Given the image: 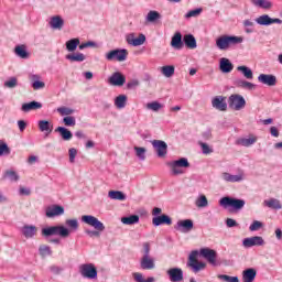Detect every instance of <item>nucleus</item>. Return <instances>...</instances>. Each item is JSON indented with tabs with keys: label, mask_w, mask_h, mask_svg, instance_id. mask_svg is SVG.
Segmentation results:
<instances>
[{
	"label": "nucleus",
	"mask_w": 282,
	"mask_h": 282,
	"mask_svg": "<svg viewBox=\"0 0 282 282\" xmlns=\"http://www.w3.org/2000/svg\"><path fill=\"white\" fill-rule=\"evenodd\" d=\"M108 197L110 199H116L118 202H124V199H127V195H124V193H122L120 191H110V192H108Z\"/></svg>",
	"instance_id": "obj_41"
},
{
	"label": "nucleus",
	"mask_w": 282,
	"mask_h": 282,
	"mask_svg": "<svg viewBox=\"0 0 282 282\" xmlns=\"http://www.w3.org/2000/svg\"><path fill=\"white\" fill-rule=\"evenodd\" d=\"M254 142H257V137L245 138L239 140V144H241V147H252Z\"/></svg>",
	"instance_id": "obj_49"
},
{
	"label": "nucleus",
	"mask_w": 282,
	"mask_h": 282,
	"mask_svg": "<svg viewBox=\"0 0 282 282\" xmlns=\"http://www.w3.org/2000/svg\"><path fill=\"white\" fill-rule=\"evenodd\" d=\"M10 153L11 151L10 147H8V143H6V141L0 140V156L10 155Z\"/></svg>",
	"instance_id": "obj_52"
},
{
	"label": "nucleus",
	"mask_w": 282,
	"mask_h": 282,
	"mask_svg": "<svg viewBox=\"0 0 282 282\" xmlns=\"http://www.w3.org/2000/svg\"><path fill=\"white\" fill-rule=\"evenodd\" d=\"M68 155L70 164H74V162L76 161V155H78V150H76L75 148H70L68 150Z\"/></svg>",
	"instance_id": "obj_61"
},
{
	"label": "nucleus",
	"mask_w": 282,
	"mask_h": 282,
	"mask_svg": "<svg viewBox=\"0 0 282 282\" xmlns=\"http://www.w3.org/2000/svg\"><path fill=\"white\" fill-rule=\"evenodd\" d=\"M257 279V269L249 268L242 271V282H254Z\"/></svg>",
	"instance_id": "obj_28"
},
{
	"label": "nucleus",
	"mask_w": 282,
	"mask_h": 282,
	"mask_svg": "<svg viewBox=\"0 0 282 282\" xmlns=\"http://www.w3.org/2000/svg\"><path fill=\"white\" fill-rule=\"evenodd\" d=\"M17 85H19L17 77H11L9 80L4 82V87H8V89H14Z\"/></svg>",
	"instance_id": "obj_58"
},
{
	"label": "nucleus",
	"mask_w": 282,
	"mask_h": 282,
	"mask_svg": "<svg viewBox=\"0 0 282 282\" xmlns=\"http://www.w3.org/2000/svg\"><path fill=\"white\" fill-rule=\"evenodd\" d=\"M166 274L171 282L184 281V271L181 268H171L166 271Z\"/></svg>",
	"instance_id": "obj_17"
},
{
	"label": "nucleus",
	"mask_w": 282,
	"mask_h": 282,
	"mask_svg": "<svg viewBox=\"0 0 282 282\" xmlns=\"http://www.w3.org/2000/svg\"><path fill=\"white\" fill-rule=\"evenodd\" d=\"M57 112L61 113V116H72V113H74V109L67 107H59L57 108Z\"/></svg>",
	"instance_id": "obj_60"
},
{
	"label": "nucleus",
	"mask_w": 282,
	"mask_h": 282,
	"mask_svg": "<svg viewBox=\"0 0 282 282\" xmlns=\"http://www.w3.org/2000/svg\"><path fill=\"white\" fill-rule=\"evenodd\" d=\"M171 46L174 50H182L184 47V42L182 41L181 32L174 33V35L172 36V40H171Z\"/></svg>",
	"instance_id": "obj_29"
},
{
	"label": "nucleus",
	"mask_w": 282,
	"mask_h": 282,
	"mask_svg": "<svg viewBox=\"0 0 282 282\" xmlns=\"http://www.w3.org/2000/svg\"><path fill=\"white\" fill-rule=\"evenodd\" d=\"M48 24L52 30H63V26L65 25V20H63L61 15H54L51 18Z\"/></svg>",
	"instance_id": "obj_26"
},
{
	"label": "nucleus",
	"mask_w": 282,
	"mask_h": 282,
	"mask_svg": "<svg viewBox=\"0 0 282 282\" xmlns=\"http://www.w3.org/2000/svg\"><path fill=\"white\" fill-rule=\"evenodd\" d=\"M263 206H267V208H272L273 210H281L282 208L281 200L276 198L263 200Z\"/></svg>",
	"instance_id": "obj_33"
},
{
	"label": "nucleus",
	"mask_w": 282,
	"mask_h": 282,
	"mask_svg": "<svg viewBox=\"0 0 282 282\" xmlns=\"http://www.w3.org/2000/svg\"><path fill=\"white\" fill-rule=\"evenodd\" d=\"M219 205L223 208H230L229 213H232V212L242 210L243 206H246V200L239 199V198H232L230 196H225L220 198Z\"/></svg>",
	"instance_id": "obj_4"
},
{
	"label": "nucleus",
	"mask_w": 282,
	"mask_h": 282,
	"mask_svg": "<svg viewBox=\"0 0 282 282\" xmlns=\"http://www.w3.org/2000/svg\"><path fill=\"white\" fill-rule=\"evenodd\" d=\"M197 257H199V251L194 250L189 253L187 261V268H191L194 274L202 272V270H206V262H199V260H197Z\"/></svg>",
	"instance_id": "obj_6"
},
{
	"label": "nucleus",
	"mask_w": 282,
	"mask_h": 282,
	"mask_svg": "<svg viewBox=\"0 0 282 282\" xmlns=\"http://www.w3.org/2000/svg\"><path fill=\"white\" fill-rule=\"evenodd\" d=\"M160 72L162 76H164L165 78H173V76L175 75V66L173 65L162 66L160 68Z\"/></svg>",
	"instance_id": "obj_35"
},
{
	"label": "nucleus",
	"mask_w": 282,
	"mask_h": 282,
	"mask_svg": "<svg viewBox=\"0 0 282 282\" xmlns=\"http://www.w3.org/2000/svg\"><path fill=\"white\" fill-rule=\"evenodd\" d=\"M228 105L229 109H232L234 111H241V109H246V98L239 94L230 95Z\"/></svg>",
	"instance_id": "obj_8"
},
{
	"label": "nucleus",
	"mask_w": 282,
	"mask_h": 282,
	"mask_svg": "<svg viewBox=\"0 0 282 282\" xmlns=\"http://www.w3.org/2000/svg\"><path fill=\"white\" fill-rule=\"evenodd\" d=\"M256 23H258V25H265V26L273 25V23L281 25L282 20L279 18H271L268 14H262L256 19Z\"/></svg>",
	"instance_id": "obj_15"
},
{
	"label": "nucleus",
	"mask_w": 282,
	"mask_h": 282,
	"mask_svg": "<svg viewBox=\"0 0 282 282\" xmlns=\"http://www.w3.org/2000/svg\"><path fill=\"white\" fill-rule=\"evenodd\" d=\"M37 109H43V104L39 101H30L23 104L21 107V111H23L24 113H28L30 111H36Z\"/></svg>",
	"instance_id": "obj_25"
},
{
	"label": "nucleus",
	"mask_w": 282,
	"mask_h": 282,
	"mask_svg": "<svg viewBox=\"0 0 282 282\" xmlns=\"http://www.w3.org/2000/svg\"><path fill=\"white\" fill-rule=\"evenodd\" d=\"M137 87H140V80H138V79H131L127 84L128 89H135Z\"/></svg>",
	"instance_id": "obj_62"
},
{
	"label": "nucleus",
	"mask_w": 282,
	"mask_h": 282,
	"mask_svg": "<svg viewBox=\"0 0 282 282\" xmlns=\"http://www.w3.org/2000/svg\"><path fill=\"white\" fill-rule=\"evenodd\" d=\"M220 177L224 182L235 184V183L243 182V180H246V174L243 172H240L238 174H230L228 172H223L220 174Z\"/></svg>",
	"instance_id": "obj_12"
},
{
	"label": "nucleus",
	"mask_w": 282,
	"mask_h": 282,
	"mask_svg": "<svg viewBox=\"0 0 282 282\" xmlns=\"http://www.w3.org/2000/svg\"><path fill=\"white\" fill-rule=\"evenodd\" d=\"M66 226H52L42 229V237H54V235H58L63 239H67L72 232H76L78 230V219H66Z\"/></svg>",
	"instance_id": "obj_1"
},
{
	"label": "nucleus",
	"mask_w": 282,
	"mask_h": 282,
	"mask_svg": "<svg viewBox=\"0 0 282 282\" xmlns=\"http://www.w3.org/2000/svg\"><path fill=\"white\" fill-rule=\"evenodd\" d=\"M63 122L66 127H76V118L72 116L64 117Z\"/></svg>",
	"instance_id": "obj_56"
},
{
	"label": "nucleus",
	"mask_w": 282,
	"mask_h": 282,
	"mask_svg": "<svg viewBox=\"0 0 282 282\" xmlns=\"http://www.w3.org/2000/svg\"><path fill=\"white\" fill-rule=\"evenodd\" d=\"M37 127L42 133H52L54 126L47 120H40Z\"/></svg>",
	"instance_id": "obj_32"
},
{
	"label": "nucleus",
	"mask_w": 282,
	"mask_h": 282,
	"mask_svg": "<svg viewBox=\"0 0 282 282\" xmlns=\"http://www.w3.org/2000/svg\"><path fill=\"white\" fill-rule=\"evenodd\" d=\"M39 232V227L34 225H24L21 228V234L25 239H34Z\"/></svg>",
	"instance_id": "obj_20"
},
{
	"label": "nucleus",
	"mask_w": 282,
	"mask_h": 282,
	"mask_svg": "<svg viewBox=\"0 0 282 282\" xmlns=\"http://www.w3.org/2000/svg\"><path fill=\"white\" fill-rule=\"evenodd\" d=\"M199 254L203 259H206L210 265H217V251L210 248H203L200 249Z\"/></svg>",
	"instance_id": "obj_13"
},
{
	"label": "nucleus",
	"mask_w": 282,
	"mask_h": 282,
	"mask_svg": "<svg viewBox=\"0 0 282 282\" xmlns=\"http://www.w3.org/2000/svg\"><path fill=\"white\" fill-rule=\"evenodd\" d=\"M83 224H87V226H91L95 230L86 229L85 232L88 237H100L101 232H105V224L100 221L96 216L84 215L82 216Z\"/></svg>",
	"instance_id": "obj_2"
},
{
	"label": "nucleus",
	"mask_w": 282,
	"mask_h": 282,
	"mask_svg": "<svg viewBox=\"0 0 282 282\" xmlns=\"http://www.w3.org/2000/svg\"><path fill=\"white\" fill-rule=\"evenodd\" d=\"M160 19H162V14H160V12H158L155 10L149 11L145 17V21L148 23H155V21H160Z\"/></svg>",
	"instance_id": "obj_39"
},
{
	"label": "nucleus",
	"mask_w": 282,
	"mask_h": 282,
	"mask_svg": "<svg viewBox=\"0 0 282 282\" xmlns=\"http://www.w3.org/2000/svg\"><path fill=\"white\" fill-rule=\"evenodd\" d=\"M243 43V37L237 35H220L216 39V47L221 52H226L230 50V47H235Z\"/></svg>",
	"instance_id": "obj_3"
},
{
	"label": "nucleus",
	"mask_w": 282,
	"mask_h": 282,
	"mask_svg": "<svg viewBox=\"0 0 282 282\" xmlns=\"http://www.w3.org/2000/svg\"><path fill=\"white\" fill-rule=\"evenodd\" d=\"M212 107L217 111H228V102L225 96H216L212 99Z\"/></svg>",
	"instance_id": "obj_16"
},
{
	"label": "nucleus",
	"mask_w": 282,
	"mask_h": 282,
	"mask_svg": "<svg viewBox=\"0 0 282 282\" xmlns=\"http://www.w3.org/2000/svg\"><path fill=\"white\" fill-rule=\"evenodd\" d=\"M152 224L153 226H162V225L171 226V224H173V219H171L169 215L163 214L161 216H154L152 218Z\"/></svg>",
	"instance_id": "obj_24"
},
{
	"label": "nucleus",
	"mask_w": 282,
	"mask_h": 282,
	"mask_svg": "<svg viewBox=\"0 0 282 282\" xmlns=\"http://www.w3.org/2000/svg\"><path fill=\"white\" fill-rule=\"evenodd\" d=\"M198 144H199L204 155H210V153H213V148H210V145H208V143H204V142L199 141Z\"/></svg>",
	"instance_id": "obj_54"
},
{
	"label": "nucleus",
	"mask_w": 282,
	"mask_h": 282,
	"mask_svg": "<svg viewBox=\"0 0 282 282\" xmlns=\"http://www.w3.org/2000/svg\"><path fill=\"white\" fill-rule=\"evenodd\" d=\"M109 83H110L113 87H122V85H124V83H127V77H124V75H122V73L116 72V73H113V74L109 77Z\"/></svg>",
	"instance_id": "obj_22"
},
{
	"label": "nucleus",
	"mask_w": 282,
	"mask_h": 282,
	"mask_svg": "<svg viewBox=\"0 0 282 282\" xmlns=\"http://www.w3.org/2000/svg\"><path fill=\"white\" fill-rule=\"evenodd\" d=\"M133 149H134L135 156L141 162H144V160H147V148L135 145Z\"/></svg>",
	"instance_id": "obj_45"
},
{
	"label": "nucleus",
	"mask_w": 282,
	"mask_h": 282,
	"mask_svg": "<svg viewBox=\"0 0 282 282\" xmlns=\"http://www.w3.org/2000/svg\"><path fill=\"white\" fill-rule=\"evenodd\" d=\"M141 270H155V259L151 256H142L140 259Z\"/></svg>",
	"instance_id": "obj_21"
},
{
	"label": "nucleus",
	"mask_w": 282,
	"mask_h": 282,
	"mask_svg": "<svg viewBox=\"0 0 282 282\" xmlns=\"http://www.w3.org/2000/svg\"><path fill=\"white\" fill-rule=\"evenodd\" d=\"M86 56L83 53H74L66 55V59L70 61V63H83V61H86Z\"/></svg>",
	"instance_id": "obj_38"
},
{
	"label": "nucleus",
	"mask_w": 282,
	"mask_h": 282,
	"mask_svg": "<svg viewBox=\"0 0 282 282\" xmlns=\"http://www.w3.org/2000/svg\"><path fill=\"white\" fill-rule=\"evenodd\" d=\"M80 45V39L75 37L70 39L66 42V50L67 52H76V48Z\"/></svg>",
	"instance_id": "obj_42"
},
{
	"label": "nucleus",
	"mask_w": 282,
	"mask_h": 282,
	"mask_svg": "<svg viewBox=\"0 0 282 282\" xmlns=\"http://www.w3.org/2000/svg\"><path fill=\"white\" fill-rule=\"evenodd\" d=\"M199 14H202V8H198V9H194V10L188 11V12L185 14V19H193V18H195V17H199Z\"/></svg>",
	"instance_id": "obj_57"
},
{
	"label": "nucleus",
	"mask_w": 282,
	"mask_h": 282,
	"mask_svg": "<svg viewBox=\"0 0 282 282\" xmlns=\"http://www.w3.org/2000/svg\"><path fill=\"white\" fill-rule=\"evenodd\" d=\"M126 41L128 45H132V47H140V45L147 43V35L140 33L139 36L135 37V33H130L126 35Z\"/></svg>",
	"instance_id": "obj_10"
},
{
	"label": "nucleus",
	"mask_w": 282,
	"mask_h": 282,
	"mask_svg": "<svg viewBox=\"0 0 282 282\" xmlns=\"http://www.w3.org/2000/svg\"><path fill=\"white\" fill-rule=\"evenodd\" d=\"M263 226V223L259 221V220H254L250 227L249 230L250 232H257V230H261V227Z\"/></svg>",
	"instance_id": "obj_59"
},
{
	"label": "nucleus",
	"mask_w": 282,
	"mask_h": 282,
	"mask_svg": "<svg viewBox=\"0 0 282 282\" xmlns=\"http://www.w3.org/2000/svg\"><path fill=\"white\" fill-rule=\"evenodd\" d=\"M183 42L188 50H196L197 48V40L193 34H186L183 37Z\"/></svg>",
	"instance_id": "obj_30"
},
{
	"label": "nucleus",
	"mask_w": 282,
	"mask_h": 282,
	"mask_svg": "<svg viewBox=\"0 0 282 282\" xmlns=\"http://www.w3.org/2000/svg\"><path fill=\"white\" fill-rule=\"evenodd\" d=\"M218 279L224 282H239V276H230L226 274H218Z\"/></svg>",
	"instance_id": "obj_53"
},
{
	"label": "nucleus",
	"mask_w": 282,
	"mask_h": 282,
	"mask_svg": "<svg viewBox=\"0 0 282 282\" xmlns=\"http://www.w3.org/2000/svg\"><path fill=\"white\" fill-rule=\"evenodd\" d=\"M151 144L156 151L158 158H166V153H169V144H166L163 140H153L151 141Z\"/></svg>",
	"instance_id": "obj_11"
},
{
	"label": "nucleus",
	"mask_w": 282,
	"mask_h": 282,
	"mask_svg": "<svg viewBox=\"0 0 282 282\" xmlns=\"http://www.w3.org/2000/svg\"><path fill=\"white\" fill-rule=\"evenodd\" d=\"M175 230L178 232H191L194 228V224L192 219H184V220H178L176 225L174 226Z\"/></svg>",
	"instance_id": "obj_18"
},
{
	"label": "nucleus",
	"mask_w": 282,
	"mask_h": 282,
	"mask_svg": "<svg viewBox=\"0 0 282 282\" xmlns=\"http://www.w3.org/2000/svg\"><path fill=\"white\" fill-rule=\"evenodd\" d=\"M238 72H241V74L247 78V80H252L254 78V74L252 73V69L248 66H238Z\"/></svg>",
	"instance_id": "obj_40"
},
{
	"label": "nucleus",
	"mask_w": 282,
	"mask_h": 282,
	"mask_svg": "<svg viewBox=\"0 0 282 282\" xmlns=\"http://www.w3.org/2000/svg\"><path fill=\"white\" fill-rule=\"evenodd\" d=\"M219 69L220 72H223V74H230V72L235 69V66L232 65V62H230V59L223 57L220 58Z\"/></svg>",
	"instance_id": "obj_27"
},
{
	"label": "nucleus",
	"mask_w": 282,
	"mask_h": 282,
	"mask_svg": "<svg viewBox=\"0 0 282 282\" xmlns=\"http://www.w3.org/2000/svg\"><path fill=\"white\" fill-rule=\"evenodd\" d=\"M243 26L246 28V32L247 34H252V32H254V22L250 21V20H245L243 21Z\"/></svg>",
	"instance_id": "obj_55"
},
{
	"label": "nucleus",
	"mask_w": 282,
	"mask_h": 282,
	"mask_svg": "<svg viewBox=\"0 0 282 282\" xmlns=\"http://www.w3.org/2000/svg\"><path fill=\"white\" fill-rule=\"evenodd\" d=\"M129 56V51L127 48H116L106 53V61H118V63H123Z\"/></svg>",
	"instance_id": "obj_9"
},
{
	"label": "nucleus",
	"mask_w": 282,
	"mask_h": 282,
	"mask_svg": "<svg viewBox=\"0 0 282 282\" xmlns=\"http://www.w3.org/2000/svg\"><path fill=\"white\" fill-rule=\"evenodd\" d=\"M258 80L268 87H274V85H276V76L272 74H260Z\"/></svg>",
	"instance_id": "obj_23"
},
{
	"label": "nucleus",
	"mask_w": 282,
	"mask_h": 282,
	"mask_svg": "<svg viewBox=\"0 0 282 282\" xmlns=\"http://www.w3.org/2000/svg\"><path fill=\"white\" fill-rule=\"evenodd\" d=\"M115 106L117 109H124L127 107V95H119L115 99Z\"/></svg>",
	"instance_id": "obj_44"
},
{
	"label": "nucleus",
	"mask_w": 282,
	"mask_h": 282,
	"mask_svg": "<svg viewBox=\"0 0 282 282\" xmlns=\"http://www.w3.org/2000/svg\"><path fill=\"white\" fill-rule=\"evenodd\" d=\"M236 87H239L240 89H248L249 91H252V89H257V85L246 80V79H237L235 82Z\"/></svg>",
	"instance_id": "obj_31"
},
{
	"label": "nucleus",
	"mask_w": 282,
	"mask_h": 282,
	"mask_svg": "<svg viewBox=\"0 0 282 282\" xmlns=\"http://www.w3.org/2000/svg\"><path fill=\"white\" fill-rule=\"evenodd\" d=\"M243 248H252L254 246H265V240L261 236H252L242 240Z\"/></svg>",
	"instance_id": "obj_14"
},
{
	"label": "nucleus",
	"mask_w": 282,
	"mask_h": 282,
	"mask_svg": "<svg viewBox=\"0 0 282 282\" xmlns=\"http://www.w3.org/2000/svg\"><path fill=\"white\" fill-rule=\"evenodd\" d=\"M79 274L83 276V279L94 281L98 279V269L94 263H84L79 265Z\"/></svg>",
	"instance_id": "obj_7"
},
{
	"label": "nucleus",
	"mask_w": 282,
	"mask_h": 282,
	"mask_svg": "<svg viewBox=\"0 0 282 282\" xmlns=\"http://www.w3.org/2000/svg\"><path fill=\"white\" fill-rule=\"evenodd\" d=\"M140 221V216L131 215L129 217H122L121 223L126 226H133V224H138Z\"/></svg>",
	"instance_id": "obj_43"
},
{
	"label": "nucleus",
	"mask_w": 282,
	"mask_h": 282,
	"mask_svg": "<svg viewBox=\"0 0 282 282\" xmlns=\"http://www.w3.org/2000/svg\"><path fill=\"white\" fill-rule=\"evenodd\" d=\"M4 177H7L8 180H10V182H19L20 177L19 174L12 170H8L4 173Z\"/></svg>",
	"instance_id": "obj_50"
},
{
	"label": "nucleus",
	"mask_w": 282,
	"mask_h": 282,
	"mask_svg": "<svg viewBox=\"0 0 282 282\" xmlns=\"http://www.w3.org/2000/svg\"><path fill=\"white\" fill-rule=\"evenodd\" d=\"M162 107H164V106L162 104H160L159 101H152V102L147 104V109H149L150 111H160V109H162Z\"/></svg>",
	"instance_id": "obj_51"
},
{
	"label": "nucleus",
	"mask_w": 282,
	"mask_h": 282,
	"mask_svg": "<svg viewBox=\"0 0 282 282\" xmlns=\"http://www.w3.org/2000/svg\"><path fill=\"white\" fill-rule=\"evenodd\" d=\"M56 133H59L61 138L65 141H69L72 140V138H74V134L72 133V131H69L67 128L65 127H57L55 129Z\"/></svg>",
	"instance_id": "obj_34"
},
{
	"label": "nucleus",
	"mask_w": 282,
	"mask_h": 282,
	"mask_svg": "<svg viewBox=\"0 0 282 282\" xmlns=\"http://www.w3.org/2000/svg\"><path fill=\"white\" fill-rule=\"evenodd\" d=\"M14 53L19 56V58H30V53L28 52V47L25 45L15 46Z\"/></svg>",
	"instance_id": "obj_37"
},
{
	"label": "nucleus",
	"mask_w": 282,
	"mask_h": 282,
	"mask_svg": "<svg viewBox=\"0 0 282 282\" xmlns=\"http://www.w3.org/2000/svg\"><path fill=\"white\" fill-rule=\"evenodd\" d=\"M32 88L36 91L39 89H45V84L43 82H34L32 83Z\"/></svg>",
	"instance_id": "obj_64"
},
{
	"label": "nucleus",
	"mask_w": 282,
	"mask_h": 282,
	"mask_svg": "<svg viewBox=\"0 0 282 282\" xmlns=\"http://www.w3.org/2000/svg\"><path fill=\"white\" fill-rule=\"evenodd\" d=\"M39 253L42 259H45V257H52V248L47 245H41L39 247Z\"/></svg>",
	"instance_id": "obj_46"
},
{
	"label": "nucleus",
	"mask_w": 282,
	"mask_h": 282,
	"mask_svg": "<svg viewBox=\"0 0 282 282\" xmlns=\"http://www.w3.org/2000/svg\"><path fill=\"white\" fill-rule=\"evenodd\" d=\"M166 164L170 169L171 175H184V169H191V163L186 158L170 161Z\"/></svg>",
	"instance_id": "obj_5"
},
{
	"label": "nucleus",
	"mask_w": 282,
	"mask_h": 282,
	"mask_svg": "<svg viewBox=\"0 0 282 282\" xmlns=\"http://www.w3.org/2000/svg\"><path fill=\"white\" fill-rule=\"evenodd\" d=\"M87 47H96V42L88 41L79 44V50H87Z\"/></svg>",
	"instance_id": "obj_63"
},
{
	"label": "nucleus",
	"mask_w": 282,
	"mask_h": 282,
	"mask_svg": "<svg viewBox=\"0 0 282 282\" xmlns=\"http://www.w3.org/2000/svg\"><path fill=\"white\" fill-rule=\"evenodd\" d=\"M195 205L197 206V208H206V206H208V198H206V195L198 196Z\"/></svg>",
	"instance_id": "obj_48"
},
{
	"label": "nucleus",
	"mask_w": 282,
	"mask_h": 282,
	"mask_svg": "<svg viewBox=\"0 0 282 282\" xmlns=\"http://www.w3.org/2000/svg\"><path fill=\"white\" fill-rule=\"evenodd\" d=\"M61 215H65V207L61 205H52L46 208V217L50 219L54 217H61Z\"/></svg>",
	"instance_id": "obj_19"
},
{
	"label": "nucleus",
	"mask_w": 282,
	"mask_h": 282,
	"mask_svg": "<svg viewBox=\"0 0 282 282\" xmlns=\"http://www.w3.org/2000/svg\"><path fill=\"white\" fill-rule=\"evenodd\" d=\"M251 3L256 8H262V10H270L272 8V2L269 0H251Z\"/></svg>",
	"instance_id": "obj_36"
},
{
	"label": "nucleus",
	"mask_w": 282,
	"mask_h": 282,
	"mask_svg": "<svg viewBox=\"0 0 282 282\" xmlns=\"http://www.w3.org/2000/svg\"><path fill=\"white\" fill-rule=\"evenodd\" d=\"M132 276L135 282H155V278L150 276L145 280L144 275L140 272L132 273Z\"/></svg>",
	"instance_id": "obj_47"
}]
</instances>
